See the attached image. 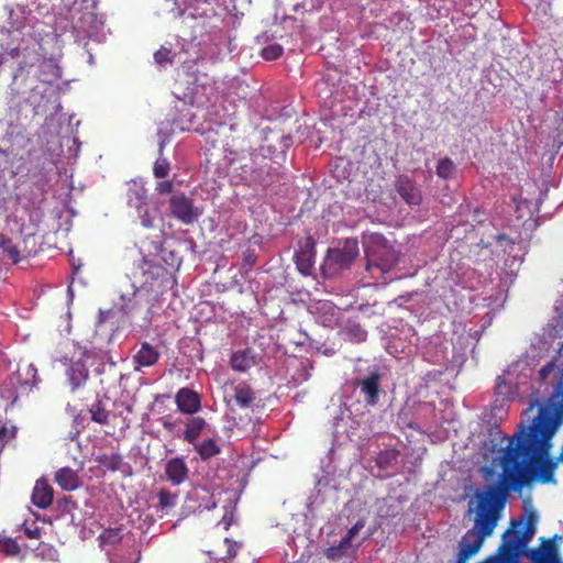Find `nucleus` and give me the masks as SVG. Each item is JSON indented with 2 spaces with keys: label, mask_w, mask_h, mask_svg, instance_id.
<instances>
[{
  "label": "nucleus",
  "mask_w": 563,
  "mask_h": 563,
  "mask_svg": "<svg viewBox=\"0 0 563 563\" xmlns=\"http://www.w3.org/2000/svg\"><path fill=\"white\" fill-rule=\"evenodd\" d=\"M30 77L44 84H53L62 77V69L53 59L45 58L35 51H27L19 62L13 80L25 81Z\"/></svg>",
  "instance_id": "nucleus-1"
},
{
  "label": "nucleus",
  "mask_w": 563,
  "mask_h": 563,
  "mask_svg": "<svg viewBox=\"0 0 563 563\" xmlns=\"http://www.w3.org/2000/svg\"><path fill=\"white\" fill-rule=\"evenodd\" d=\"M87 3L85 10H76L73 15V33L77 42H84L87 46V40L96 38L103 26V21L95 11L98 0H81Z\"/></svg>",
  "instance_id": "nucleus-2"
},
{
  "label": "nucleus",
  "mask_w": 563,
  "mask_h": 563,
  "mask_svg": "<svg viewBox=\"0 0 563 563\" xmlns=\"http://www.w3.org/2000/svg\"><path fill=\"white\" fill-rule=\"evenodd\" d=\"M111 313H112V310H107L104 312H101L100 313L101 322H104L108 318H110Z\"/></svg>",
  "instance_id": "nucleus-48"
},
{
  "label": "nucleus",
  "mask_w": 563,
  "mask_h": 563,
  "mask_svg": "<svg viewBox=\"0 0 563 563\" xmlns=\"http://www.w3.org/2000/svg\"><path fill=\"white\" fill-rule=\"evenodd\" d=\"M358 253L356 239H346L341 246L329 249L322 264V274L325 277H333L350 268Z\"/></svg>",
  "instance_id": "nucleus-3"
},
{
  "label": "nucleus",
  "mask_w": 563,
  "mask_h": 563,
  "mask_svg": "<svg viewBox=\"0 0 563 563\" xmlns=\"http://www.w3.org/2000/svg\"><path fill=\"white\" fill-rule=\"evenodd\" d=\"M366 338V332L365 331H362L361 335H360V341H363L365 340Z\"/></svg>",
  "instance_id": "nucleus-49"
},
{
  "label": "nucleus",
  "mask_w": 563,
  "mask_h": 563,
  "mask_svg": "<svg viewBox=\"0 0 563 563\" xmlns=\"http://www.w3.org/2000/svg\"><path fill=\"white\" fill-rule=\"evenodd\" d=\"M395 188L398 195L405 200L409 206H419L422 201L421 190L413 181L406 175H400L396 183Z\"/></svg>",
  "instance_id": "nucleus-11"
},
{
  "label": "nucleus",
  "mask_w": 563,
  "mask_h": 563,
  "mask_svg": "<svg viewBox=\"0 0 563 563\" xmlns=\"http://www.w3.org/2000/svg\"><path fill=\"white\" fill-rule=\"evenodd\" d=\"M196 450L202 461L210 460L220 454L221 449L213 439L203 440L196 446Z\"/></svg>",
  "instance_id": "nucleus-25"
},
{
  "label": "nucleus",
  "mask_w": 563,
  "mask_h": 563,
  "mask_svg": "<svg viewBox=\"0 0 563 563\" xmlns=\"http://www.w3.org/2000/svg\"><path fill=\"white\" fill-rule=\"evenodd\" d=\"M128 205L135 210L144 208L150 202L147 200V190L136 184H133L126 194Z\"/></svg>",
  "instance_id": "nucleus-21"
},
{
  "label": "nucleus",
  "mask_w": 563,
  "mask_h": 563,
  "mask_svg": "<svg viewBox=\"0 0 563 563\" xmlns=\"http://www.w3.org/2000/svg\"><path fill=\"white\" fill-rule=\"evenodd\" d=\"M0 247L2 249V252L14 263H19L20 257V250L12 243L11 240H2L0 242Z\"/></svg>",
  "instance_id": "nucleus-33"
},
{
  "label": "nucleus",
  "mask_w": 563,
  "mask_h": 563,
  "mask_svg": "<svg viewBox=\"0 0 563 563\" xmlns=\"http://www.w3.org/2000/svg\"><path fill=\"white\" fill-rule=\"evenodd\" d=\"M476 518H477V508L475 509L474 516V525L472 529L467 530L466 533L462 537L459 543V553L455 563H466L472 556L477 554L482 549L485 540L488 537H484L483 541H481L479 545H476V542L481 536L479 531H474L476 528Z\"/></svg>",
  "instance_id": "nucleus-7"
},
{
  "label": "nucleus",
  "mask_w": 563,
  "mask_h": 563,
  "mask_svg": "<svg viewBox=\"0 0 563 563\" xmlns=\"http://www.w3.org/2000/svg\"><path fill=\"white\" fill-rule=\"evenodd\" d=\"M170 164L166 158H158L153 166V174L156 178H164L169 173Z\"/></svg>",
  "instance_id": "nucleus-38"
},
{
  "label": "nucleus",
  "mask_w": 563,
  "mask_h": 563,
  "mask_svg": "<svg viewBox=\"0 0 563 563\" xmlns=\"http://www.w3.org/2000/svg\"><path fill=\"white\" fill-rule=\"evenodd\" d=\"M367 269L377 267L382 272L387 273L397 264L398 257L396 252L389 246H383L380 252L366 250Z\"/></svg>",
  "instance_id": "nucleus-10"
},
{
  "label": "nucleus",
  "mask_w": 563,
  "mask_h": 563,
  "mask_svg": "<svg viewBox=\"0 0 563 563\" xmlns=\"http://www.w3.org/2000/svg\"><path fill=\"white\" fill-rule=\"evenodd\" d=\"M25 376V380L24 383L22 384V387L24 385L29 386V387H33V386H36L37 383H38V378H37V369L36 367L33 365V364H29L26 365L25 367L23 368H19L16 372H15V375L13 377H11L10 379L11 380H18L20 382V379Z\"/></svg>",
  "instance_id": "nucleus-23"
},
{
  "label": "nucleus",
  "mask_w": 563,
  "mask_h": 563,
  "mask_svg": "<svg viewBox=\"0 0 563 563\" xmlns=\"http://www.w3.org/2000/svg\"><path fill=\"white\" fill-rule=\"evenodd\" d=\"M242 173H243L244 180L250 184H262L263 183L262 172L253 169L252 166H249V165L242 166Z\"/></svg>",
  "instance_id": "nucleus-36"
},
{
  "label": "nucleus",
  "mask_w": 563,
  "mask_h": 563,
  "mask_svg": "<svg viewBox=\"0 0 563 563\" xmlns=\"http://www.w3.org/2000/svg\"><path fill=\"white\" fill-rule=\"evenodd\" d=\"M207 5V1L202 0H190L186 2L184 9L179 10L181 23L190 29H196L197 26L202 27V22L208 16Z\"/></svg>",
  "instance_id": "nucleus-8"
},
{
  "label": "nucleus",
  "mask_w": 563,
  "mask_h": 563,
  "mask_svg": "<svg viewBox=\"0 0 563 563\" xmlns=\"http://www.w3.org/2000/svg\"><path fill=\"white\" fill-rule=\"evenodd\" d=\"M379 379V374L373 373L361 382V391L365 395L367 405L374 406L378 401Z\"/></svg>",
  "instance_id": "nucleus-17"
},
{
  "label": "nucleus",
  "mask_w": 563,
  "mask_h": 563,
  "mask_svg": "<svg viewBox=\"0 0 563 563\" xmlns=\"http://www.w3.org/2000/svg\"><path fill=\"white\" fill-rule=\"evenodd\" d=\"M225 547H227V554L223 556H218V554L213 551H208V554L216 560L217 562L221 563H228L230 560H232L236 555L238 551V544L236 542L232 541L229 538H225L223 540Z\"/></svg>",
  "instance_id": "nucleus-30"
},
{
  "label": "nucleus",
  "mask_w": 563,
  "mask_h": 563,
  "mask_svg": "<svg viewBox=\"0 0 563 563\" xmlns=\"http://www.w3.org/2000/svg\"><path fill=\"white\" fill-rule=\"evenodd\" d=\"M161 356V352L156 346L144 341L140 344V349L133 355V361L136 364L135 369L140 367H150L155 365Z\"/></svg>",
  "instance_id": "nucleus-15"
},
{
  "label": "nucleus",
  "mask_w": 563,
  "mask_h": 563,
  "mask_svg": "<svg viewBox=\"0 0 563 563\" xmlns=\"http://www.w3.org/2000/svg\"><path fill=\"white\" fill-rule=\"evenodd\" d=\"M66 376L70 385V390L75 391L87 382L89 372L81 362H75L67 368Z\"/></svg>",
  "instance_id": "nucleus-18"
},
{
  "label": "nucleus",
  "mask_w": 563,
  "mask_h": 563,
  "mask_svg": "<svg viewBox=\"0 0 563 563\" xmlns=\"http://www.w3.org/2000/svg\"><path fill=\"white\" fill-rule=\"evenodd\" d=\"M55 483L65 492H73L79 487L80 479L76 471L62 467L55 473Z\"/></svg>",
  "instance_id": "nucleus-19"
},
{
  "label": "nucleus",
  "mask_w": 563,
  "mask_h": 563,
  "mask_svg": "<svg viewBox=\"0 0 563 563\" xmlns=\"http://www.w3.org/2000/svg\"><path fill=\"white\" fill-rule=\"evenodd\" d=\"M98 462L111 471H117V470H119V466H120L122 460H121V456L118 454H112V455L104 454V455H101L98 457Z\"/></svg>",
  "instance_id": "nucleus-37"
},
{
  "label": "nucleus",
  "mask_w": 563,
  "mask_h": 563,
  "mask_svg": "<svg viewBox=\"0 0 563 563\" xmlns=\"http://www.w3.org/2000/svg\"><path fill=\"white\" fill-rule=\"evenodd\" d=\"M199 59L185 60L177 68L176 86L181 90L184 98L192 97L196 93L197 86L201 80V75L198 67Z\"/></svg>",
  "instance_id": "nucleus-4"
},
{
  "label": "nucleus",
  "mask_w": 563,
  "mask_h": 563,
  "mask_svg": "<svg viewBox=\"0 0 563 563\" xmlns=\"http://www.w3.org/2000/svg\"><path fill=\"white\" fill-rule=\"evenodd\" d=\"M230 363L232 368L239 372H245L254 364L249 350L233 353Z\"/></svg>",
  "instance_id": "nucleus-24"
},
{
  "label": "nucleus",
  "mask_w": 563,
  "mask_h": 563,
  "mask_svg": "<svg viewBox=\"0 0 563 563\" xmlns=\"http://www.w3.org/2000/svg\"><path fill=\"white\" fill-rule=\"evenodd\" d=\"M234 400L241 408H247L255 400V393L246 384H239L234 389Z\"/></svg>",
  "instance_id": "nucleus-22"
},
{
  "label": "nucleus",
  "mask_w": 563,
  "mask_h": 563,
  "mask_svg": "<svg viewBox=\"0 0 563 563\" xmlns=\"http://www.w3.org/2000/svg\"><path fill=\"white\" fill-rule=\"evenodd\" d=\"M92 60V55L89 53V62Z\"/></svg>",
  "instance_id": "nucleus-50"
},
{
  "label": "nucleus",
  "mask_w": 563,
  "mask_h": 563,
  "mask_svg": "<svg viewBox=\"0 0 563 563\" xmlns=\"http://www.w3.org/2000/svg\"><path fill=\"white\" fill-rule=\"evenodd\" d=\"M157 498H158L157 508L161 511H167L176 506L178 495L169 492L166 488H162V489H159V492L157 494Z\"/></svg>",
  "instance_id": "nucleus-28"
},
{
  "label": "nucleus",
  "mask_w": 563,
  "mask_h": 563,
  "mask_svg": "<svg viewBox=\"0 0 563 563\" xmlns=\"http://www.w3.org/2000/svg\"><path fill=\"white\" fill-rule=\"evenodd\" d=\"M24 533L30 539H40L41 538V529L38 527L25 528Z\"/></svg>",
  "instance_id": "nucleus-45"
},
{
  "label": "nucleus",
  "mask_w": 563,
  "mask_h": 563,
  "mask_svg": "<svg viewBox=\"0 0 563 563\" xmlns=\"http://www.w3.org/2000/svg\"><path fill=\"white\" fill-rule=\"evenodd\" d=\"M154 60L157 65L164 67L167 64L173 63V54L172 49L165 46H162L154 53Z\"/></svg>",
  "instance_id": "nucleus-34"
},
{
  "label": "nucleus",
  "mask_w": 563,
  "mask_h": 563,
  "mask_svg": "<svg viewBox=\"0 0 563 563\" xmlns=\"http://www.w3.org/2000/svg\"><path fill=\"white\" fill-rule=\"evenodd\" d=\"M166 479L174 486L184 484L189 476V468L183 456L168 460L164 467Z\"/></svg>",
  "instance_id": "nucleus-12"
},
{
  "label": "nucleus",
  "mask_w": 563,
  "mask_h": 563,
  "mask_svg": "<svg viewBox=\"0 0 563 563\" xmlns=\"http://www.w3.org/2000/svg\"><path fill=\"white\" fill-rule=\"evenodd\" d=\"M555 364L554 362H549L544 366H542L539 371V378L540 382L545 383L549 375L554 371Z\"/></svg>",
  "instance_id": "nucleus-42"
},
{
  "label": "nucleus",
  "mask_w": 563,
  "mask_h": 563,
  "mask_svg": "<svg viewBox=\"0 0 563 563\" xmlns=\"http://www.w3.org/2000/svg\"><path fill=\"white\" fill-rule=\"evenodd\" d=\"M207 426L202 417H191L187 420L184 430V440L194 444Z\"/></svg>",
  "instance_id": "nucleus-20"
},
{
  "label": "nucleus",
  "mask_w": 563,
  "mask_h": 563,
  "mask_svg": "<svg viewBox=\"0 0 563 563\" xmlns=\"http://www.w3.org/2000/svg\"><path fill=\"white\" fill-rule=\"evenodd\" d=\"M32 503L40 509L48 508L54 499V489L44 478L35 482L32 496Z\"/></svg>",
  "instance_id": "nucleus-14"
},
{
  "label": "nucleus",
  "mask_w": 563,
  "mask_h": 563,
  "mask_svg": "<svg viewBox=\"0 0 563 563\" xmlns=\"http://www.w3.org/2000/svg\"><path fill=\"white\" fill-rule=\"evenodd\" d=\"M0 552L5 556L18 558L21 555V547L15 539L0 534Z\"/></svg>",
  "instance_id": "nucleus-26"
},
{
  "label": "nucleus",
  "mask_w": 563,
  "mask_h": 563,
  "mask_svg": "<svg viewBox=\"0 0 563 563\" xmlns=\"http://www.w3.org/2000/svg\"><path fill=\"white\" fill-rule=\"evenodd\" d=\"M141 220L142 227L151 229L154 227V222L159 214L157 207L148 203L144 208L136 210Z\"/></svg>",
  "instance_id": "nucleus-27"
},
{
  "label": "nucleus",
  "mask_w": 563,
  "mask_h": 563,
  "mask_svg": "<svg viewBox=\"0 0 563 563\" xmlns=\"http://www.w3.org/2000/svg\"><path fill=\"white\" fill-rule=\"evenodd\" d=\"M313 309V313L316 318L325 327H332L336 320L339 310L335 305L328 300H320L316 302L314 306H311Z\"/></svg>",
  "instance_id": "nucleus-16"
},
{
  "label": "nucleus",
  "mask_w": 563,
  "mask_h": 563,
  "mask_svg": "<svg viewBox=\"0 0 563 563\" xmlns=\"http://www.w3.org/2000/svg\"><path fill=\"white\" fill-rule=\"evenodd\" d=\"M292 145V137L290 135L280 136V148L285 153Z\"/></svg>",
  "instance_id": "nucleus-44"
},
{
  "label": "nucleus",
  "mask_w": 563,
  "mask_h": 563,
  "mask_svg": "<svg viewBox=\"0 0 563 563\" xmlns=\"http://www.w3.org/2000/svg\"><path fill=\"white\" fill-rule=\"evenodd\" d=\"M284 48L279 44H271L262 49V57L266 60H275L283 55Z\"/></svg>",
  "instance_id": "nucleus-35"
},
{
  "label": "nucleus",
  "mask_w": 563,
  "mask_h": 563,
  "mask_svg": "<svg viewBox=\"0 0 563 563\" xmlns=\"http://www.w3.org/2000/svg\"><path fill=\"white\" fill-rule=\"evenodd\" d=\"M170 214L184 224H192L199 218V210L191 198L185 194L174 195L169 198Z\"/></svg>",
  "instance_id": "nucleus-5"
},
{
  "label": "nucleus",
  "mask_w": 563,
  "mask_h": 563,
  "mask_svg": "<svg viewBox=\"0 0 563 563\" xmlns=\"http://www.w3.org/2000/svg\"><path fill=\"white\" fill-rule=\"evenodd\" d=\"M345 550L342 549V547L340 544L338 545H332L330 548H328L325 550V556L329 559V560H338L340 559L341 556H343L345 554Z\"/></svg>",
  "instance_id": "nucleus-41"
},
{
  "label": "nucleus",
  "mask_w": 563,
  "mask_h": 563,
  "mask_svg": "<svg viewBox=\"0 0 563 563\" xmlns=\"http://www.w3.org/2000/svg\"><path fill=\"white\" fill-rule=\"evenodd\" d=\"M123 534L122 529L119 527L104 529L100 536L99 540L101 544H115L121 541Z\"/></svg>",
  "instance_id": "nucleus-32"
},
{
  "label": "nucleus",
  "mask_w": 563,
  "mask_h": 563,
  "mask_svg": "<svg viewBox=\"0 0 563 563\" xmlns=\"http://www.w3.org/2000/svg\"><path fill=\"white\" fill-rule=\"evenodd\" d=\"M91 420L99 424H108L109 423V411L106 409L104 405L101 400H96L90 409Z\"/></svg>",
  "instance_id": "nucleus-29"
},
{
  "label": "nucleus",
  "mask_w": 563,
  "mask_h": 563,
  "mask_svg": "<svg viewBox=\"0 0 563 563\" xmlns=\"http://www.w3.org/2000/svg\"><path fill=\"white\" fill-rule=\"evenodd\" d=\"M316 256V242L312 236L308 235L298 244V250L295 253V263L298 271L302 275H310L314 264Z\"/></svg>",
  "instance_id": "nucleus-9"
},
{
  "label": "nucleus",
  "mask_w": 563,
  "mask_h": 563,
  "mask_svg": "<svg viewBox=\"0 0 563 563\" xmlns=\"http://www.w3.org/2000/svg\"><path fill=\"white\" fill-rule=\"evenodd\" d=\"M352 537H350L347 533L341 539L340 541V545L342 547V549H344L346 551L347 548L351 547V541H352Z\"/></svg>",
  "instance_id": "nucleus-47"
},
{
  "label": "nucleus",
  "mask_w": 563,
  "mask_h": 563,
  "mask_svg": "<svg viewBox=\"0 0 563 563\" xmlns=\"http://www.w3.org/2000/svg\"><path fill=\"white\" fill-rule=\"evenodd\" d=\"M257 261V255L255 250L253 249H246L243 252V265L251 269Z\"/></svg>",
  "instance_id": "nucleus-40"
},
{
  "label": "nucleus",
  "mask_w": 563,
  "mask_h": 563,
  "mask_svg": "<svg viewBox=\"0 0 563 563\" xmlns=\"http://www.w3.org/2000/svg\"><path fill=\"white\" fill-rule=\"evenodd\" d=\"M16 437V428L15 427H0V449L4 446L5 443L13 440Z\"/></svg>",
  "instance_id": "nucleus-39"
},
{
  "label": "nucleus",
  "mask_w": 563,
  "mask_h": 563,
  "mask_svg": "<svg viewBox=\"0 0 563 563\" xmlns=\"http://www.w3.org/2000/svg\"><path fill=\"white\" fill-rule=\"evenodd\" d=\"M456 166L449 157L441 158L437 165V175L442 179H450L455 173Z\"/></svg>",
  "instance_id": "nucleus-31"
},
{
  "label": "nucleus",
  "mask_w": 563,
  "mask_h": 563,
  "mask_svg": "<svg viewBox=\"0 0 563 563\" xmlns=\"http://www.w3.org/2000/svg\"><path fill=\"white\" fill-rule=\"evenodd\" d=\"M173 188H174V185L170 180H164V181H159L156 187H155V190L159 194V195H167V194H170L173 191Z\"/></svg>",
  "instance_id": "nucleus-43"
},
{
  "label": "nucleus",
  "mask_w": 563,
  "mask_h": 563,
  "mask_svg": "<svg viewBox=\"0 0 563 563\" xmlns=\"http://www.w3.org/2000/svg\"><path fill=\"white\" fill-rule=\"evenodd\" d=\"M175 402L178 410L186 415H194L201 409L199 394L187 387H183L176 393Z\"/></svg>",
  "instance_id": "nucleus-13"
},
{
  "label": "nucleus",
  "mask_w": 563,
  "mask_h": 563,
  "mask_svg": "<svg viewBox=\"0 0 563 563\" xmlns=\"http://www.w3.org/2000/svg\"><path fill=\"white\" fill-rule=\"evenodd\" d=\"M363 528V522L357 521L353 527H351L347 531V534L352 538H354L360 530Z\"/></svg>",
  "instance_id": "nucleus-46"
},
{
  "label": "nucleus",
  "mask_w": 563,
  "mask_h": 563,
  "mask_svg": "<svg viewBox=\"0 0 563 563\" xmlns=\"http://www.w3.org/2000/svg\"><path fill=\"white\" fill-rule=\"evenodd\" d=\"M148 290L145 288L134 289L131 294H122L120 296V311L126 317L131 318L136 314L143 303H146V316L147 322L152 319V305H148Z\"/></svg>",
  "instance_id": "nucleus-6"
}]
</instances>
